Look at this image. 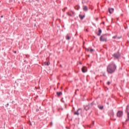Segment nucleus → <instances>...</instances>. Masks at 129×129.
<instances>
[{
  "label": "nucleus",
  "instance_id": "bf43d9fd",
  "mask_svg": "<svg viewBox=\"0 0 129 129\" xmlns=\"http://www.w3.org/2000/svg\"><path fill=\"white\" fill-rule=\"evenodd\" d=\"M68 115H69V114H68Z\"/></svg>",
  "mask_w": 129,
  "mask_h": 129
},
{
  "label": "nucleus",
  "instance_id": "09e8293b",
  "mask_svg": "<svg viewBox=\"0 0 129 129\" xmlns=\"http://www.w3.org/2000/svg\"><path fill=\"white\" fill-rule=\"evenodd\" d=\"M86 32H88V30L87 29V30H86Z\"/></svg>",
  "mask_w": 129,
  "mask_h": 129
},
{
  "label": "nucleus",
  "instance_id": "6e6d98bb",
  "mask_svg": "<svg viewBox=\"0 0 129 129\" xmlns=\"http://www.w3.org/2000/svg\"><path fill=\"white\" fill-rule=\"evenodd\" d=\"M126 2H127V0H125Z\"/></svg>",
  "mask_w": 129,
  "mask_h": 129
},
{
  "label": "nucleus",
  "instance_id": "ea45409f",
  "mask_svg": "<svg viewBox=\"0 0 129 129\" xmlns=\"http://www.w3.org/2000/svg\"><path fill=\"white\" fill-rule=\"evenodd\" d=\"M15 54H17V51H14Z\"/></svg>",
  "mask_w": 129,
  "mask_h": 129
},
{
  "label": "nucleus",
  "instance_id": "f257e3e1",
  "mask_svg": "<svg viewBox=\"0 0 129 129\" xmlns=\"http://www.w3.org/2000/svg\"><path fill=\"white\" fill-rule=\"evenodd\" d=\"M117 68V67L116 66V64H115V63H114V61H112L107 67V72L108 74H113V73H114V72L116 71Z\"/></svg>",
  "mask_w": 129,
  "mask_h": 129
},
{
  "label": "nucleus",
  "instance_id": "49530a36",
  "mask_svg": "<svg viewBox=\"0 0 129 129\" xmlns=\"http://www.w3.org/2000/svg\"><path fill=\"white\" fill-rule=\"evenodd\" d=\"M60 67H62V64H60Z\"/></svg>",
  "mask_w": 129,
  "mask_h": 129
},
{
  "label": "nucleus",
  "instance_id": "864d4df0",
  "mask_svg": "<svg viewBox=\"0 0 129 129\" xmlns=\"http://www.w3.org/2000/svg\"><path fill=\"white\" fill-rule=\"evenodd\" d=\"M76 90H78H78H79V89H77Z\"/></svg>",
  "mask_w": 129,
  "mask_h": 129
},
{
  "label": "nucleus",
  "instance_id": "f704fd0d",
  "mask_svg": "<svg viewBox=\"0 0 129 129\" xmlns=\"http://www.w3.org/2000/svg\"><path fill=\"white\" fill-rule=\"evenodd\" d=\"M50 123H51V125H53V121H51Z\"/></svg>",
  "mask_w": 129,
  "mask_h": 129
},
{
  "label": "nucleus",
  "instance_id": "a211bd4d",
  "mask_svg": "<svg viewBox=\"0 0 129 129\" xmlns=\"http://www.w3.org/2000/svg\"><path fill=\"white\" fill-rule=\"evenodd\" d=\"M94 104H95V101H93L91 104H89V105H91L92 106L93 105H94Z\"/></svg>",
  "mask_w": 129,
  "mask_h": 129
},
{
  "label": "nucleus",
  "instance_id": "423d86ee",
  "mask_svg": "<svg viewBox=\"0 0 129 129\" xmlns=\"http://www.w3.org/2000/svg\"><path fill=\"white\" fill-rule=\"evenodd\" d=\"M98 33H97V36H98L99 37L101 36V34L102 33V30H101V29L100 28H98Z\"/></svg>",
  "mask_w": 129,
  "mask_h": 129
},
{
  "label": "nucleus",
  "instance_id": "2f4dec72",
  "mask_svg": "<svg viewBox=\"0 0 129 129\" xmlns=\"http://www.w3.org/2000/svg\"><path fill=\"white\" fill-rule=\"evenodd\" d=\"M24 62H25V63H26V64H28V61H27V60H24Z\"/></svg>",
  "mask_w": 129,
  "mask_h": 129
},
{
  "label": "nucleus",
  "instance_id": "c9c22d12",
  "mask_svg": "<svg viewBox=\"0 0 129 129\" xmlns=\"http://www.w3.org/2000/svg\"><path fill=\"white\" fill-rule=\"evenodd\" d=\"M36 1V2H37L38 3H40V0H35Z\"/></svg>",
  "mask_w": 129,
  "mask_h": 129
},
{
  "label": "nucleus",
  "instance_id": "c03bdc74",
  "mask_svg": "<svg viewBox=\"0 0 129 129\" xmlns=\"http://www.w3.org/2000/svg\"><path fill=\"white\" fill-rule=\"evenodd\" d=\"M94 39H96V36H94Z\"/></svg>",
  "mask_w": 129,
  "mask_h": 129
},
{
  "label": "nucleus",
  "instance_id": "bb28decb",
  "mask_svg": "<svg viewBox=\"0 0 129 129\" xmlns=\"http://www.w3.org/2000/svg\"><path fill=\"white\" fill-rule=\"evenodd\" d=\"M86 50H87V51H88V52H89V51H90V49H89V48H86Z\"/></svg>",
  "mask_w": 129,
  "mask_h": 129
},
{
  "label": "nucleus",
  "instance_id": "dca6fc26",
  "mask_svg": "<svg viewBox=\"0 0 129 129\" xmlns=\"http://www.w3.org/2000/svg\"><path fill=\"white\" fill-rule=\"evenodd\" d=\"M66 38L67 40H70V39H71V37L68 34H67L66 35Z\"/></svg>",
  "mask_w": 129,
  "mask_h": 129
},
{
  "label": "nucleus",
  "instance_id": "b1692460",
  "mask_svg": "<svg viewBox=\"0 0 129 129\" xmlns=\"http://www.w3.org/2000/svg\"><path fill=\"white\" fill-rule=\"evenodd\" d=\"M9 105H10V104L9 103H8L6 105V107H8L9 106Z\"/></svg>",
  "mask_w": 129,
  "mask_h": 129
},
{
  "label": "nucleus",
  "instance_id": "7ed1b4c3",
  "mask_svg": "<svg viewBox=\"0 0 129 129\" xmlns=\"http://www.w3.org/2000/svg\"><path fill=\"white\" fill-rule=\"evenodd\" d=\"M104 36H106V34H102L100 37V41L101 42H107V38L104 37Z\"/></svg>",
  "mask_w": 129,
  "mask_h": 129
},
{
  "label": "nucleus",
  "instance_id": "3c124183",
  "mask_svg": "<svg viewBox=\"0 0 129 129\" xmlns=\"http://www.w3.org/2000/svg\"><path fill=\"white\" fill-rule=\"evenodd\" d=\"M114 120H116V118H115V119H114Z\"/></svg>",
  "mask_w": 129,
  "mask_h": 129
},
{
  "label": "nucleus",
  "instance_id": "13d9d810",
  "mask_svg": "<svg viewBox=\"0 0 129 129\" xmlns=\"http://www.w3.org/2000/svg\"><path fill=\"white\" fill-rule=\"evenodd\" d=\"M34 26H36V24H35Z\"/></svg>",
  "mask_w": 129,
  "mask_h": 129
},
{
  "label": "nucleus",
  "instance_id": "f03ea898",
  "mask_svg": "<svg viewBox=\"0 0 129 129\" xmlns=\"http://www.w3.org/2000/svg\"><path fill=\"white\" fill-rule=\"evenodd\" d=\"M112 56L114 58H115V59L119 60V58H120V53H119V51H117V52H115L114 54H113Z\"/></svg>",
  "mask_w": 129,
  "mask_h": 129
},
{
  "label": "nucleus",
  "instance_id": "603ef678",
  "mask_svg": "<svg viewBox=\"0 0 129 129\" xmlns=\"http://www.w3.org/2000/svg\"><path fill=\"white\" fill-rule=\"evenodd\" d=\"M93 124H94V122H93Z\"/></svg>",
  "mask_w": 129,
  "mask_h": 129
},
{
  "label": "nucleus",
  "instance_id": "aec40b11",
  "mask_svg": "<svg viewBox=\"0 0 129 129\" xmlns=\"http://www.w3.org/2000/svg\"><path fill=\"white\" fill-rule=\"evenodd\" d=\"M117 37V35H115L112 37V39H116Z\"/></svg>",
  "mask_w": 129,
  "mask_h": 129
},
{
  "label": "nucleus",
  "instance_id": "58836bf2",
  "mask_svg": "<svg viewBox=\"0 0 129 129\" xmlns=\"http://www.w3.org/2000/svg\"><path fill=\"white\" fill-rule=\"evenodd\" d=\"M107 105H109V102H107Z\"/></svg>",
  "mask_w": 129,
  "mask_h": 129
},
{
  "label": "nucleus",
  "instance_id": "4be33fe9",
  "mask_svg": "<svg viewBox=\"0 0 129 129\" xmlns=\"http://www.w3.org/2000/svg\"><path fill=\"white\" fill-rule=\"evenodd\" d=\"M90 51L91 53H92V52H93V51H94V49L93 48H92L90 49Z\"/></svg>",
  "mask_w": 129,
  "mask_h": 129
},
{
  "label": "nucleus",
  "instance_id": "ddd939ff",
  "mask_svg": "<svg viewBox=\"0 0 129 129\" xmlns=\"http://www.w3.org/2000/svg\"><path fill=\"white\" fill-rule=\"evenodd\" d=\"M125 112H129V104L126 107Z\"/></svg>",
  "mask_w": 129,
  "mask_h": 129
},
{
  "label": "nucleus",
  "instance_id": "2eb2a0df",
  "mask_svg": "<svg viewBox=\"0 0 129 129\" xmlns=\"http://www.w3.org/2000/svg\"><path fill=\"white\" fill-rule=\"evenodd\" d=\"M75 9L77 10V11H79L80 9V6L79 5H77L75 7Z\"/></svg>",
  "mask_w": 129,
  "mask_h": 129
},
{
  "label": "nucleus",
  "instance_id": "8fccbe9b",
  "mask_svg": "<svg viewBox=\"0 0 129 129\" xmlns=\"http://www.w3.org/2000/svg\"><path fill=\"white\" fill-rule=\"evenodd\" d=\"M98 18H97V19H96V21H98Z\"/></svg>",
  "mask_w": 129,
  "mask_h": 129
},
{
  "label": "nucleus",
  "instance_id": "f8f14e48",
  "mask_svg": "<svg viewBox=\"0 0 129 129\" xmlns=\"http://www.w3.org/2000/svg\"><path fill=\"white\" fill-rule=\"evenodd\" d=\"M98 108H99V109H100L101 110H102L103 109V108H104V106L102 105H99L98 106Z\"/></svg>",
  "mask_w": 129,
  "mask_h": 129
},
{
  "label": "nucleus",
  "instance_id": "79ce46f5",
  "mask_svg": "<svg viewBox=\"0 0 129 129\" xmlns=\"http://www.w3.org/2000/svg\"><path fill=\"white\" fill-rule=\"evenodd\" d=\"M75 95H77V93H76V92H75Z\"/></svg>",
  "mask_w": 129,
  "mask_h": 129
},
{
  "label": "nucleus",
  "instance_id": "c85d7f7f",
  "mask_svg": "<svg viewBox=\"0 0 129 129\" xmlns=\"http://www.w3.org/2000/svg\"><path fill=\"white\" fill-rule=\"evenodd\" d=\"M107 84H108V85H110V82L108 81Z\"/></svg>",
  "mask_w": 129,
  "mask_h": 129
},
{
  "label": "nucleus",
  "instance_id": "680f3d73",
  "mask_svg": "<svg viewBox=\"0 0 129 129\" xmlns=\"http://www.w3.org/2000/svg\"><path fill=\"white\" fill-rule=\"evenodd\" d=\"M39 108H41V107H40Z\"/></svg>",
  "mask_w": 129,
  "mask_h": 129
},
{
  "label": "nucleus",
  "instance_id": "7c9ffc66",
  "mask_svg": "<svg viewBox=\"0 0 129 129\" xmlns=\"http://www.w3.org/2000/svg\"><path fill=\"white\" fill-rule=\"evenodd\" d=\"M129 119H128V118H127V119L125 120V122H127V121H128Z\"/></svg>",
  "mask_w": 129,
  "mask_h": 129
},
{
  "label": "nucleus",
  "instance_id": "a19ab883",
  "mask_svg": "<svg viewBox=\"0 0 129 129\" xmlns=\"http://www.w3.org/2000/svg\"><path fill=\"white\" fill-rule=\"evenodd\" d=\"M92 24L93 25V26H95V24L92 23Z\"/></svg>",
  "mask_w": 129,
  "mask_h": 129
},
{
  "label": "nucleus",
  "instance_id": "de8ad7c7",
  "mask_svg": "<svg viewBox=\"0 0 129 129\" xmlns=\"http://www.w3.org/2000/svg\"><path fill=\"white\" fill-rule=\"evenodd\" d=\"M127 117L129 119V116H127Z\"/></svg>",
  "mask_w": 129,
  "mask_h": 129
},
{
  "label": "nucleus",
  "instance_id": "393cba45",
  "mask_svg": "<svg viewBox=\"0 0 129 129\" xmlns=\"http://www.w3.org/2000/svg\"><path fill=\"white\" fill-rule=\"evenodd\" d=\"M103 76H104V77H106V75L105 74V73H103Z\"/></svg>",
  "mask_w": 129,
  "mask_h": 129
},
{
  "label": "nucleus",
  "instance_id": "a18cd8bd",
  "mask_svg": "<svg viewBox=\"0 0 129 129\" xmlns=\"http://www.w3.org/2000/svg\"><path fill=\"white\" fill-rule=\"evenodd\" d=\"M123 125H124V122H122Z\"/></svg>",
  "mask_w": 129,
  "mask_h": 129
},
{
  "label": "nucleus",
  "instance_id": "9b49d317",
  "mask_svg": "<svg viewBox=\"0 0 129 129\" xmlns=\"http://www.w3.org/2000/svg\"><path fill=\"white\" fill-rule=\"evenodd\" d=\"M109 114L110 116H112V117L114 116V112H113V110H112V111L110 112Z\"/></svg>",
  "mask_w": 129,
  "mask_h": 129
},
{
  "label": "nucleus",
  "instance_id": "a878e982",
  "mask_svg": "<svg viewBox=\"0 0 129 129\" xmlns=\"http://www.w3.org/2000/svg\"><path fill=\"white\" fill-rule=\"evenodd\" d=\"M71 12L72 13L73 15H75V12H74L73 11H71Z\"/></svg>",
  "mask_w": 129,
  "mask_h": 129
},
{
  "label": "nucleus",
  "instance_id": "4c0bfd02",
  "mask_svg": "<svg viewBox=\"0 0 129 129\" xmlns=\"http://www.w3.org/2000/svg\"><path fill=\"white\" fill-rule=\"evenodd\" d=\"M14 102H15V101H13L12 102V104H14Z\"/></svg>",
  "mask_w": 129,
  "mask_h": 129
},
{
  "label": "nucleus",
  "instance_id": "f3484780",
  "mask_svg": "<svg viewBox=\"0 0 129 129\" xmlns=\"http://www.w3.org/2000/svg\"><path fill=\"white\" fill-rule=\"evenodd\" d=\"M44 64L45 65H47V66H49V65H50V61L45 62Z\"/></svg>",
  "mask_w": 129,
  "mask_h": 129
},
{
  "label": "nucleus",
  "instance_id": "412c9836",
  "mask_svg": "<svg viewBox=\"0 0 129 129\" xmlns=\"http://www.w3.org/2000/svg\"><path fill=\"white\" fill-rule=\"evenodd\" d=\"M63 99H64V98H61V101L62 102H63V103H65V101H64Z\"/></svg>",
  "mask_w": 129,
  "mask_h": 129
},
{
  "label": "nucleus",
  "instance_id": "37998d69",
  "mask_svg": "<svg viewBox=\"0 0 129 129\" xmlns=\"http://www.w3.org/2000/svg\"><path fill=\"white\" fill-rule=\"evenodd\" d=\"M79 64H80L81 65L82 64V63H81V62H80Z\"/></svg>",
  "mask_w": 129,
  "mask_h": 129
},
{
  "label": "nucleus",
  "instance_id": "052dcab7",
  "mask_svg": "<svg viewBox=\"0 0 129 129\" xmlns=\"http://www.w3.org/2000/svg\"><path fill=\"white\" fill-rule=\"evenodd\" d=\"M82 4H84V3H83V2H82Z\"/></svg>",
  "mask_w": 129,
  "mask_h": 129
},
{
  "label": "nucleus",
  "instance_id": "0eeeda50",
  "mask_svg": "<svg viewBox=\"0 0 129 129\" xmlns=\"http://www.w3.org/2000/svg\"><path fill=\"white\" fill-rule=\"evenodd\" d=\"M83 10L84 12H88V8L87 6H83Z\"/></svg>",
  "mask_w": 129,
  "mask_h": 129
},
{
  "label": "nucleus",
  "instance_id": "1a4fd4ad",
  "mask_svg": "<svg viewBox=\"0 0 129 129\" xmlns=\"http://www.w3.org/2000/svg\"><path fill=\"white\" fill-rule=\"evenodd\" d=\"M86 69L84 68V67H83L82 68V71L83 72V73H86V72H87V69L86 68H85Z\"/></svg>",
  "mask_w": 129,
  "mask_h": 129
},
{
  "label": "nucleus",
  "instance_id": "4468645a",
  "mask_svg": "<svg viewBox=\"0 0 129 129\" xmlns=\"http://www.w3.org/2000/svg\"><path fill=\"white\" fill-rule=\"evenodd\" d=\"M62 92H56V95L57 96V97H59V96H60V95H62Z\"/></svg>",
  "mask_w": 129,
  "mask_h": 129
},
{
  "label": "nucleus",
  "instance_id": "39448f33",
  "mask_svg": "<svg viewBox=\"0 0 129 129\" xmlns=\"http://www.w3.org/2000/svg\"><path fill=\"white\" fill-rule=\"evenodd\" d=\"M84 108L85 110H89V109L90 108V107H89V105H84Z\"/></svg>",
  "mask_w": 129,
  "mask_h": 129
},
{
  "label": "nucleus",
  "instance_id": "5701e85b",
  "mask_svg": "<svg viewBox=\"0 0 129 129\" xmlns=\"http://www.w3.org/2000/svg\"><path fill=\"white\" fill-rule=\"evenodd\" d=\"M111 10L112 11V13H113V12H114V8H111Z\"/></svg>",
  "mask_w": 129,
  "mask_h": 129
},
{
  "label": "nucleus",
  "instance_id": "5fc2aeb1",
  "mask_svg": "<svg viewBox=\"0 0 129 129\" xmlns=\"http://www.w3.org/2000/svg\"><path fill=\"white\" fill-rule=\"evenodd\" d=\"M37 97H39V96H37Z\"/></svg>",
  "mask_w": 129,
  "mask_h": 129
},
{
  "label": "nucleus",
  "instance_id": "c756f323",
  "mask_svg": "<svg viewBox=\"0 0 129 129\" xmlns=\"http://www.w3.org/2000/svg\"><path fill=\"white\" fill-rule=\"evenodd\" d=\"M126 113H127V116H129V112H126Z\"/></svg>",
  "mask_w": 129,
  "mask_h": 129
},
{
  "label": "nucleus",
  "instance_id": "72a5a7b5",
  "mask_svg": "<svg viewBox=\"0 0 129 129\" xmlns=\"http://www.w3.org/2000/svg\"><path fill=\"white\" fill-rule=\"evenodd\" d=\"M68 15L70 16V17H71V14H69V13H68Z\"/></svg>",
  "mask_w": 129,
  "mask_h": 129
},
{
  "label": "nucleus",
  "instance_id": "6ab92c4d",
  "mask_svg": "<svg viewBox=\"0 0 129 129\" xmlns=\"http://www.w3.org/2000/svg\"><path fill=\"white\" fill-rule=\"evenodd\" d=\"M108 12H109V14H112V12L111 11V9L110 8L108 9Z\"/></svg>",
  "mask_w": 129,
  "mask_h": 129
},
{
  "label": "nucleus",
  "instance_id": "e2e57ef3",
  "mask_svg": "<svg viewBox=\"0 0 129 129\" xmlns=\"http://www.w3.org/2000/svg\"><path fill=\"white\" fill-rule=\"evenodd\" d=\"M128 42V43H129V41H127Z\"/></svg>",
  "mask_w": 129,
  "mask_h": 129
},
{
  "label": "nucleus",
  "instance_id": "473e14b6",
  "mask_svg": "<svg viewBox=\"0 0 129 129\" xmlns=\"http://www.w3.org/2000/svg\"><path fill=\"white\" fill-rule=\"evenodd\" d=\"M121 38H122V37H121V36H120V37H117V39H118L119 40V39H121Z\"/></svg>",
  "mask_w": 129,
  "mask_h": 129
},
{
  "label": "nucleus",
  "instance_id": "cd10ccee",
  "mask_svg": "<svg viewBox=\"0 0 129 129\" xmlns=\"http://www.w3.org/2000/svg\"><path fill=\"white\" fill-rule=\"evenodd\" d=\"M39 111H40V110L39 109H38V108L36 109V112H38Z\"/></svg>",
  "mask_w": 129,
  "mask_h": 129
},
{
  "label": "nucleus",
  "instance_id": "e433bc0d",
  "mask_svg": "<svg viewBox=\"0 0 129 129\" xmlns=\"http://www.w3.org/2000/svg\"><path fill=\"white\" fill-rule=\"evenodd\" d=\"M1 18H4V15H2V16H1Z\"/></svg>",
  "mask_w": 129,
  "mask_h": 129
},
{
  "label": "nucleus",
  "instance_id": "9d476101",
  "mask_svg": "<svg viewBox=\"0 0 129 129\" xmlns=\"http://www.w3.org/2000/svg\"><path fill=\"white\" fill-rule=\"evenodd\" d=\"M81 108H79L78 110H77V111H76V112H75V113H74V114L75 115H79V110H81Z\"/></svg>",
  "mask_w": 129,
  "mask_h": 129
},
{
  "label": "nucleus",
  "instance_id": "4d7b16f0",
  "mask_svg": "<svg viewBox=\"0 0 129 129\" xmlns=\"http://www.w3.org/2000/svg\"><path fill=\"white\" fill-rule=\"evenodd\" d=\"M103 24H104V22H103Z\"/></svg>",
  "mask_w": 129,
  "mask_h": 129
},
{
  "label": "nucleus",
  "instance_id": "6e6552de",
  "mask_svg": "<svg viewBox=\"0 0 129 129\" xmlns=\"http://www.w3.org/2000/svg\"><path fill=\"white\" fill-rule=\"evenodd\" d=\"M79 17L80 20H82L84 19V18H85V15H82L81 14H80L79 15Z\"/></svg>",
  "mask_w": 129,
  "mask_h": 129
},
{
  "label": "nucleus",
  "instance_id": "20e7f679",
  "mask_svg": "<svg viewBox=\"0 0 129 129\" xmlns=\"http://www.w3.org/2000/svg\"><path fill=\"white\" fill-rule=\"evenodd\" d=\"M123 115V111L122 110H119L117 112V117H122Z\"/></svg>",
  "mask_w": 129,
  "mask_h": 129
}]
</instances>
